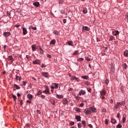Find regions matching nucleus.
I'll use <instances>...</instances> for the list:
<instances>
[{"label":"nucleus","mask_w":128,"mask_h":128,"mask_svg":"<svg viewBox=\"0 0 128 128\" xmlns=\"http://www.w3.org/2000/svg\"><path fill=\"white\" fill-rule=\"evenodd\" d=\"M75 98H76L77 100H79V98H80V97L77 96H75Z\"/></svg>","instance_id":"obj_57"},{"label":"nucleus","mask_w":128,"mask_h":128,"mask_svg":"<svg viewBox=\"0 0 128 128\" xmlns=\"http://www.w3.org/2000/svg\"><path fill=\"white\" fill-rule=\"evenodd\" d=\"M84 84H86V86H88L90 84V82L88 81H86L84 82Z\"/></svg>","instance_id":"obj_41"},{"label":"nucleus","mask_w":128,"mask_h":128,"mask_svg":"<svg viewBox=\"0 0 128 128\" xmlns=\"http://www.w3.org/2000/svg\"><path fill=\"white\" fill-rule=\"evenodd\" d=\"M126 117H123V118H122V123L124 124V122H126Z\"/></svg>","instance_id":"obj_39"},{"label":"nucleus","mask_w":128,"mask_h":128,"mask_svg":"<svg viewBox=\"0 0 128 128\" xmlns=\"http://www.w3.org/2000/svg\"><path fill=\"white\" fill-rule=\"evenodd\" d=\"M63 104H68V100H66V98H64L63 99Z\"/></svg>","instance_id":"obj_26"},{"label":"nucleus","mask_w":128,"mask_h":128,"mask_svg":"<svg viewBox=\"0 0 128 128\" xmlns=\"http://www.w3.org/2000/svg\"><path fill=\"white\" fill-rule=\"evenodd\" d=\"M30 28H32L34 30H36V27H33L32 26H30Z\"/></svg>","instance_id":"obj_33"},{"label":"nucleus","mask_w":128,"mask_h":128,"mask_svg":"<svg viewBox=\"0 0 128 128\" xmlns=\"http://www.w3.org/2000/svg\"><path fill=\"white\" fill-rule=\"evenodd\" d=\"M41 98H46V96L44 95H41Z\"/></svg>","instance_id":"obj_62"},{"label":"nucleus","mask_w":128,"mask_h":128,"mask_svg":"<svg viewBox=\"0 0 128 128\" xmlns=\"http://www.w3.org/2000/svg\"><path fill=\"white\" fill-rule=\"evenodd\" d=\"M127 68H128V65H126V64L124 63V70H126Z\"/></svg>","instance_id":"obj_36"},{"label":"nucleus","mask_w":128,"mask_h":128,"mask_svg":"<svg viewBox=\"0 0 128 128\" xmlns=\"http://www.w3.org/2000/svg\"><path fill=\"white\" fill-rule=\"evenodd\" d=\"M7 16H9V18L10 16V12H7Z\"/></svg>","instance_id":"obj_49"},{"label":"nucleus","mask_w":128,"mask_h":128,"mask_svg":"<svg viewBox=\"0 0 128 128\" xmlns=\"http://www.w3.org/2000/svg\"><path fill=\"white\" fill-rule=\"evenodd\" d=\"M40 54H44V50H42V48H40Z\"/></svg>","instance_id":"obj_29"},{"label":"nucleus","mask_w":128,"mask_h":128,"mask_svg":"<svg viewBox=\"0 0 128 128\" xmlns=\"http://www.w3.org/2000/svg\"><path fill=\"white\" fill-rule=\"evenodd\" d=\"M100 98H102V100H104V96H101Z\"/></svg>","instance_id":"obj_59"},{"label":"nucleus","mask_w":128,"mask_h":128,"mask_svg":"<svg viewBox=\"0 0 128 128\" xmlns=\"http://www.w3.org/2000/svg\"><path fill=\"white\" fill-rule=\"evenodd\" d=\"M80 108H76V112H80Z\"/></svg>","instance_id":"obj_64"},{"label":"nucleus","mask_w":128,"mask_h":128,"mask_svg":"<svg viewBox=\"0 0 128 128\" xmlns=\"http://www.w3.org/2000/svg\"><path fill=\"white\" fill-rule=\"evenodd\" d=\"M16 80H19L20 82V80H22V77L18 76V75H16Z\"/></svg>","instance_id":"obj_15"},{"label":"nucleus","mask_w":128,"mask_h":128,"mask_svg":"<svg viewBox=\"0 0 128 128\" xmlns=\"http://www.w3.org/2000/svg\"><path fill=\"white\" fill-rule=\"evenodd\" d=\"M27 98H28L29 100H32V98H34V96H32L31 94H28L27 96Z\"/></svg>","instance_id":"obj_14"},{"label":"nucleus","mask_w":128,"mask_h":128,"mask_svg":"<svg viewBox=\"0 0 128 128\" xmlns=\"http://www.w3.org/2000/svg\"><path fill=\"white\" fill-rule=\"evenodd\" d=\"M85 60H87V62H90V58L88 57H86Z\"/></svg>","instance_id":"obj_35"},{"label":"nucleus","mask_w":128,"mask_h":128,"mask_svg":"<svg viewBox=\"0 0 128 128\" xmlns=\"http://www.w3.org/2000/svg\"><path fill=\"white\" fill-rule=\"evenodd\" d=\"M26 102H28V104H31L32 103V101L30 100H28L26 101Z\"/></svg>","instance_id":"obj_61"},{"label":"nucleus","mask_w":128,"mask_h":128,"mask_svg":"<svg viewBox=\"0 0 128 128\" xmlns=\"http://www.w3.org/2000/svg\"><path fill=\"white\" fill-rule=\"evenodd\" d=\"M122 128V126L120 124H118L116 126V128Z\"/></svg>","instance_id":"obj_32"},{"label":"nucleus","mask_w":128,"mask_h":128,"mask_svg":"<svg viewBox=\"0 0 128 128\" xmlns=\"http://www.w3.org/2000/svg\"><path fill=\"white\" fill-rule=\"evenodd\" d=\"M8 60H10V64H12L14 60V58H12V56H10L8 57Z\"/></svg>","instance_id":"obj_10"},{"label":"nucleus","mask_w":128,"mask_h":128,"mask_svg":"<svg viewBox=\"0 0 128 128\" xmlns=\"http://www.w3.org/2000/svg\"><path fill=\"white\" fill-rule=\"evenodd\" d=\"M76 120H77V122H80V116H76Z\"/></svg>","instance_id":"obj_24"},{"label":"nucleus","mask_w":128,"mask_h":128,"mask_svg":"<svg viewBox=\"0 0 128 128\" xmlns=\"http://www.w3.org/2000/svg\"><path fill=\"white\" fill-rule=\"evenodd\" d=\"M44 92L46 94H50V88H48V86L46 87V90L44 91Z\"/></svg>","instance_id":"obj_4"},{"label":"nucleus","mask_w":128,"mask_h":128,"mask_svg":"<svg viewBox=\"0 0 128 128\" xmlns=\"http://www.w3.org/2000/svg\"><path fill=\"white\" fill-rule=\"evenodd\" d=\"M96 109L95 108H94V107H90V111H91L92 112H96Z\"/></svg>","instance_id":"obj_11"},{"label":"nucleus","mask_w":128,"mask_h":128,"mask_svg":"<svg viewBox=\"0 0 128 128\" xmlns=\"http://www.w3.org/2000/svg\"><path fill=\"white\" fill-rule=\"evenodd\" d=\"M104 122L105 124H108V119H105Z\"/></svg>","instance_id":"obj_43"},{"label":"nucleus","mask_w":128,"mask_h":128,"mask_svg":"<svg viewBox=\"0 0 128 128\" xmlns=\"http://www.w3.org/2000/svg\"><path fill=\"white\" fill-rule=\"evenodd\" d=\"M86 94V91L84 90H80V92H78L79 96H82V94L83 96H84V94Z\"/></svg>","instance_id":"obj_6"},{"label":"nucleus","mask_w":128,"mask_h":128,"mask_svg":"<svg viewBox=\"0 0 128 128\" xmlns=\"http://www.w3.org/2000/svg\"><path fill=\"white\" fill-rule=\"evenodd\" d=\"M20 24H16L14 26H16V28H20Z\"/></svg>","instance_id":"obj_54"},{"label":"nucleus","mask_w":128,"mask_h":128,"mask_svg":"<svg viewBox=\"0 0 128 128\" xmlns=\"http://www.w3.org/2000/svg\"><path fill=\"white\" fill-rule=\"evenodd\" d=\"M86 12H88V9H86V8H84L83 10V14H86Z\"/></svg>","instance_id":"obj_28"},{"label":"nucleus","mask_w":128,"mask_h":128,"mask_svg":"<svg viewBox=\"0 0 128 128\" xmlns=\"http://www.w3.org/2000/svg\"><path fill=\"white\" fill-rule=\"evenodd\" d=\"M63 22L64 24H66V19H64L63 20Z\"/></svg>","instance_id":"obj_56"},{"label":"nucleus","mask_w":128,"mask_h":128,"mask_svg":"<svg viewBox=\"0 0 128 128\" xmlns=\"http://www.w3.org/2000/svg\"><path fill=\"white\" fill-rule=\"evenodd\" d=\"M78 128H82V124H78Z\"/></svg>","instance_id":"obj_48"},{"label":"nucleus","mask_w":128,"mask_h":128,"mask_svg":"<svg viewBox=\"0 0 128 128\" xmlns=\"http://www.w3.org/2000/svg\"><path fill=\"white\" fill-rule=\"evenodd\" d=\"M125 20H126L128 22V14L126 16Z\"/></svg>","instance_id":"obj_51"},{"label":"nucleus","mask_w":128,"mask_h":128,"mask_svg":"<svg viewBox=\"0 0 128 128\" xmlns=\"http://www.w3.org/2000/svg\"><path fill=\"white\" fill-rule=\"evenodd\" d=\"M120 106L118 105V103H116V104L115 105L114 108L116 110H118V108H120Z\"/></svg>","instance_id":"obj_31"},{"label":"nucleus","mask_w":128,"mask_h":128,"mask_svg":"<svg viewBox=\"0 0 128 128\" xmlns=\"http://www.w3.org/2000/svg\"><path fill=\"white\" fill-rule=\"evenodd\" d=\"M46 66L44 65V64H42L41 68H46Z\"/></svg>","instance_id":"obj_55"},{"label":"nucleus","mask_w":128,"mask_h":128,"mask_svg":"<svg viewBox=\"0 0 128 128\" xmlns=\"http://www.w3.org/2000/svg\"><path fill=\"white\" fill-rule=\"evenodd\" d=\"M72 80H76V81H78V82H80V80L78 78H76V76H72Z\"/></svg>","instance_id":"obj_18"},{"label":"nucleus","mask_w":128,"mask_h":128,"mask_svg":"<svg viewBox=\"0 0 128 128\" xmlns=\"http://www.w3.org/2000/svg\"><path fill=\"white\" fill-rule=\"evenodd\" d=\"M20 106H22V100H20Z\"/></svg>","instance_id":"obj_47"},{"label":"nucleus","mask_w":128,"mask_h":128,"mask_svg":"<svg viewBox=\"0 0 128 128\" xmlns=\"http://www.w3.org/2000/svg\"><path fill=\"white\" fill-rule=\"evenodd\" d=\"M78 54V51H75L74 52L73 54H74V56H76V54Z\"/></svg>","instance_id":"obj_44"},{"label":"nucleus","mask_w":128,"mask_h":128,"mask_svg":"<svg viewBox=\"0 0 128 128\" xmlns=\"http://www.w3.org/2000/svg\"><path fill=\"white\" fill-rule=\"evenodd\" d=\"M22 30H23V34H24V36H26V34H28V30L24 28H22Z\"/></svg>","instance_id":"obj_13"},{"label":"nucleus","mask_w":128,"mask_h":128,"mask_svg":"<svg viewBox=\"0 0 128 128\" xmlns=\"http://www.w3.org/2000/svg\"><path fill=\"white\" fill-rule=\"evenodd\" d=\"M32 64H40V60L36 59L32 62Z\"/></svg>","instance_id":"obj_7"},{"label":"nucleus","mask_w":128,"mask_h":128,"mask_svg":"<svg viewBox=\"0 0 128 128\" xmlns=\"http://www.w3.org/2000/svg\"><path fill=\"white\" fill-rule=\"evenodd\" d=\"M32 50L33 52H34V50H36V45L35 44L32 45Z\"/></svg>","instance_id":"obj_22"},{"label":"nucleus","mask_w":128,"mask_h":128,"mask_svg":"<svg viewBox=\"0 0 128 128\" xmlns=\"http://www.w3.org/2000/svg\"><path fill=\"white\" fill-rule=\"evenodd\" d=\"M22 85L24 86H26V84H28V82H22Z\"/></svg>","instance_id":"obj_38"},{"label":"nucleus","mask_w":128,"mask_h":128,"mask_svg":"<svg viewBox=\"0 0 128 128\" xmlns=\"http://www.w3.org/2000/svg\"><path fill=\"white\" fill-rule=\"evenodd\" d=\"M56 98H63L64 96L62 95H60V94H56Z\"/></svg>","instance_id":"obj_20"},{"label":"nucleus","mask_w":128,"mask_h":128,"mask_svg":"<svg viewBox=\"0 0 128 128\" xmlns=\"http://www.w3.org/2000/svg\"><path fill=\"white\" fill-rule=\"evenodd\" d=\"M53 85L54 87V88H58V84L56 83L53 84Z\"/></svg>","instance_id":"obj_23"},{"label":"nucleus","mask_w":128,"mask_h":128,"mask_svg":"<svg viewBox=\"0 0 128 128\" xmlns=\"http://www.w3.org/2000/svg\"><path fill=\"white\" fill-rule=\"evenodd\" d=\"M82 78H84V80H88V76H82Z\"/></svg>","instance_id":"obj_19"},{"label":"nucleus","mask_w":128,"mask_h":128,"mask_svg":"<svg viewBox=\"0 0 128 128\" xmlns=\"http://www.w3.org/2000/svg\"><path fill=\"white\" fill-rule=\"evenodd\" d=\"M68 46H74V45L72 44V41L68 42Z\"/></svg>","instance_id":"obj_27"},{"label":"nucleus","mask_w":128,"mask_h":128,"mask_svg":"<svg viewBox=\"0 0 128 128\" xmlns=\"http://www.w3.org/2000/svg\"><path fill=\"white\" fill-rule=\"evenodd\" d=\"M120 113H118V114H117V116H117V118H120Z\"/></svg>","instance_id":"obj_63"},{"label":"nucleus","mask_w":128,"mask_h":128,"mask_svg":"<svg viewBox=\"0 0 128 128\" xmlns=\"http://www.w3.org/2000/svg\"><path fill=\"white\" fill-rule=\"evenodd\" d=\"M40 94H42V92L38 91V92L37 93V96H40Z\"/></svg>","instance_id":"obj_46"},{"label":"nucleus","mask_w":128,"mask_h":128,"mask_svg":"<svg viewBox=\"0 0 128 128\" xmlns=\"http://www.w3.org/2000/svg\"><path fill=\"white\" fill-rule=\"evenodd\" d=\"M90 28L86 26H82V32H88Z\"/></svg>","instance_id":"obj_1"},{"label":"nucleus","mask_w":128,"mask_h":128,"mask_svg":"<svg viewBox=\"0 0 128 128\" xmlns=\"http://www.w3.org/2000/svg\"><path fill=\"white\" fill-rule=\"evenodd\" d=\"M114 36H110V39L109 40H114Z\"/></svg>","instance_id":"obj_42"},{"label":"nucleus","mask_w":128,"mask_h":128,"mask_svg":"<svg viewBox=\"0 0 128 128\" xmlns=\"http://www.w3.org/2000/svg\"><path fill=\"white\" fill-rule=\"evenodd\" d=\"M3 36H5V38H8L9 36H10V32H4L3 33Z\"/></svg>","instance_id":"obj_3"},{"label":"nucleus","mask_w":128,"mask_h":128,"mask_svg":"<svg viewBox=\"0 0 128 128\" xmlns=\"http://www.w3.org/2000/svg\"><path fill=\"white\" fill-rule=\"evenodd\" d=\"M50 44H56V40H52L50 42Z\"/></svg>","instance_id":"obj_21"},{"label":"nucleus","mask_w":128,"mask_h":128,"mask_svg":"<svg viewBox=\"0 0 128 128\" xmlns=\"http://www.w3.org/2000/svg\"><path fill=\"white\" fill-rule=\"evenodd\" d=\"M47 57L48 58H51L52 56L50 54H48Z\"/></svg>","instance_id":"obj_50"},{"label":"nucleus","mask_w":128,"mask_h":128,"mask_svg":"<svg viewBox=\"0 0 128 128\" xmlns=\"http://www.w3.org/2000/svg\"><path fill=\"white\" fill-rule=\"evenodd\" d=\"M78 60L79 62H82V60H84V58H80Z\"/></svg>","instance_id":"obj_52"},{"label":"nucleus","mask_w":128,"mask_h":128,"mask_svg":"<svg viewBox=\"0 0 128 128\" xmlns=\"http://www.w3.org/2000/svg\"><path fill=\"white\" fill-rule=\"evenodd\" d=\"M124 56H128V50H126L124 52Z\"/></svg>","instance_id":"obj_25"},{"label":"nucleus","mask_w":128,"mask_h":128,"mask_svg":"<svg viewBox=\"0 0 128 128\" xmlns=\"http://www.w3.org/2000/svg\"><path fill=\"white\" fill-rule=\"evenodd\" d=\"M84 106V103H81V104H80V106H81L82 108V106Z\"/></svg>","instance_id":"obj_58"},{"label":"nucleus","mask_w":128,"mask_h":128,"mask_svg":"<svg viewBox=\"0 0 128 128\" xmlns=\"http://www.w3.org/2000/svg\"><path fill=\"white\" fill-rule=\"evenodd\" d=\"M70 126H74V122H70L69 123Z\"/></svg>","instance_id":"obj_37"},{"label":"nucleus","mask_w":128,"mask_h":128,"mask_svg":"<svg viewBox=\"0 0 128 128\" xmlns=\"http://www.w3.org/2000/svg\"><path fill=\"white\" fill-rule=\"evenodd\" d=\"M36 112L37 114H40V111L39 110H37Z\"/></svg>","instance_id":"obj_60"},{"label":"nucleus","mask_w":128,"mask_h":128,"mask_svg":"<svg viewBox=\"0 0 128 128\" xmlns=\"http://www.w3.org/2000/svg\"><path fill=\"white\" fill-rule=\"evenodd\" d=\"M111 122L114 124H116V120L114 118H112L111 119Z\"/></svg>","instance_id":"obj_16"},{"label":"nucleus","mask_w":128,"mask_h":128,"mask_svg":"<svg viewBox=\"0 0 128 128\" xmlns=\"http://www.w3.org/2000/svg\"><path fill=\"white\" fill-rule=\"evenodd\" d=\"M82 124H83L84 128H86V122H84V120H82Z\"/></svg>","instance_id":"obj_34"},{"label":"nucleus","mask_w":128,"mask_h":128,"mask_svg":"<svg viewBox=\"0 0 128 128\" xmlns=\"http://www.w3.org/2000/svg\"><path fill=\"white\" fill-rule=\"evenodd\" d=\"M12 98H13L14 100H16V96L14 95H12Z\"/></svg>","instance_id":"obj_45"},{"label":"nucleus","mask_w":128,"mask_h":128,"mask_svg":"<svg viewBox=\"0 0 128 128\" xmlns=\"http://www.w3.org/2000/svg\"><path fill=\"white\" fill-rule=\"evenodd\" d=\"M42 76H44V78H48V76L50 75L48 74V73L46 72H42Z\"/></svg>","instance_id":"obj_2"},{"label":"nucleus","mask_w":128,"mask_h":128,"mask_svg":"<svg viewBox=\"0 0 128 128\" xmlns=\"http://www.w3.org/2000/svg\"><path fill=\"white\" fill-rule=\"evenodd\" d=\"M88 92H91L92 88H88Z\"/></svg>","instance_id":"obj_53"},{"label":"nucleus","mask_w":128,"mask_h":128,"mask_svg":"<svg viewBox=\"0 0 128 128\" xmlns=\"http://www.w3.org/2000/svg\"><path fill=\"white\" fill-rule=\"evenodd\" d=\"M112 34L113 36H116L120 34V32H118V30H115L112 31Z\"/></svg>","instance_id":"obj_5"},{"label":"nucleus","mask_w":128,"mask_h":128,"mask_svg":"<svg viewBox=\"0 0 128 128\" xmlns=\"http://www.w3.org/2000/svg\"><path fill=\"white\" fill-rule=\"evenodd\" d=\"M84 112L86 114H92V111L90 110V108H87L85 110Z\"/></svg>","instance_id":"obj_8"},{"label":"nucleus","mask_w":128,"mask_h":128,"mask_svg":"<svg viewBox=\"0 0 128 128\" xmlns=\"http://www.w3.org/2000/svg\"><path fill=\"white\" fill-rule=\"evenodd\" d=\"M14 90H20V86H18L16 84H14Z\"/></svg>","instance_id":"obj_9"},{"label":"nucleus","mask_w":128,"mask_h":128,"mask_svg":"<svg viewBox=\"0 0 128 128\" xmlns=\"http://www.w3.org/2000/svg\"><path fill=\"white\" fill-rule=\"evenodd\" d=\"M108 82H110V80L108 78H106L104 83L106 84H108Z\"/></svg>","instance_id":"obj_30"},{"label":"nucleus","mask_w":128,"mask_h":128,"mask_svg":"<svg viewBox=\"0 0 128 128\" xmlns=\"http://www.w3.org/2000/svg\"><path fill=\"white\" fill-rule=\"evenodd\" d=\"M54 34H56V36H58V32L56 31V30H54Z\"/></svg>","instance_id":"obj_40"},{"label":"nucleus","mask_w":128,"mask_h":128,"mask_svg":"<svg viewBox=\"0 0 128 128\" xmlns=\"http://www.w3.org/2000/svg\"><path fill=\"white\" fill-rule=\"evenodd\" d=\"M106 90H102L100 92V95L102 96L106 95Z\"/></svg>","instance_id":"obj_17"},{"label":"nucleus","mask_w":128,"mask_h":128,"mask_svg":"<svg viewBox=\"0 0 128 128\" xmlns=\"http://www.w3.org/2000/svg\"><path fill=\"white\" fill-rule=\"evenodd\" d=\"M34 6H36L37 8H38V6H40V2H34L33 3Z\"/></svg>","instance_id":"obj_12"}]
</instances>
